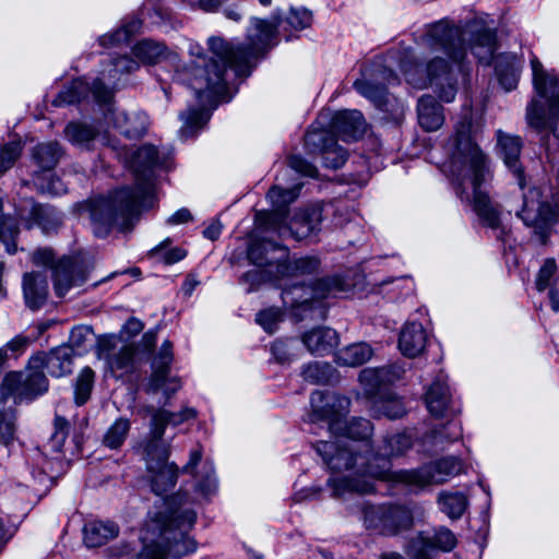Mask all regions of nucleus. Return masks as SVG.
Segmentation results:
<instances>
[{
  "label": "nucleus",
  "mask_w": 559,
  "mask_h": 559,
  "mask_svg": "<svg viewBox=\"0 0 559 559\" xmlns=\"http://www.w3.org/2000/svg\"><path fill=\"white\" fill-rule=\"evenodd\" d=\"M312 420L324 419L336 441H320L317 451L333 472H347L333 478L335 495L346 492L368 493L373 490V479L389 480L391 464L388 457L372 454L368 438L372 426L369 420L354 418L343 425L349 400L334 393L316 391L311 394Z\"/></svg>",
  "instance_id": "1"
},
{
  "label": "nucleus",
  "mask_w": 559,
  "mask_h": 559,
  "mask_svg": "<svg viewBox=\"0 0 559 559\" xmlns=\"http://www.w3.org/2000/svg\"><path fill=\"white\" fill-rule=\"evenodd\" d=\"M465 35L469 36V49L478 61L490 63L496 50V32L492 25L477 17L463 32L460 27L440 21L430 25L421 37L425 66L412 61L401 63L400 68L407 83L417 88L432 87L445 103L454 100L457 78L465 70Z\"/></svg>",
  "instance_id": "2"
},
{
  "label": "nucleus",
  "mask_w": 559,
  "mask_h": 559,
  "mask_svg": "<svg viewBox=\"0 0 559 559\" xmlns=\"http://www.w3.org/2000/svg\"><path fill=\"white\" fill-rule=\"evenodd\" d=\"M281 24L277 16L271 20L252 19L247 43L238 47L231 46L222 37L212 36L207 39L210 59L198 41L187 39L185 48L191 60L189 64L177 66L180 80L194 90L198 98L205 94L209 98L221 97L226 86V69H233L237 75H247L252 61L273 46L276 28Z\"/></svg>",
  "instance_id": "3"
},
{
  "label": "nucleus",
  "mask_w": 559,
  "mask_h": 559,
  "mask_svg": "<svg viewBox=\"0 0 559 559\" xmlns=\"http://www.w3.org/2000/svg\"><path fill=\"white\" fill-rule=\"evenodd\" d=\"M169 160V152H159L153 145H143L133 153L130 164L135 175V191L120 189L109 197H100L90 203V217L97 237H106L114 227L121 231L132 227L140 210L153 203V169L168 168Z\"/></svg>",
  "instance_id": "4"
},
{
  "label": "nucleus",
  "mask_w": 559,
  "mask_h": 559,
  "mask_svg": "<svg viewBox=\"0 0 559 559\" xmlns=\"http://www.w3.org/2000/svg\"><path fill=\"white\" fill-rule=\"evenodd\" d=\"M471 110L466 109L461 121L455 126L454 150L449 162V173L456 185L461 199L472 202L477 215L491 228L499 226L500 216L497 209L491 205L489 197L481 189L491 175L487 158L478 145L473 141Z\"/></svg>",
  "instance_id": "5"
},
{
  "label": "nucleus",
  "mask_w": 559,
  "mask_h": 559,
  "mask_svg": "<svg viewBox=\"0 0 559 559\" xmlns=\"http://www.w3.org/2000/svg\"><path fill=\"white\" fill-rule=\"evenodd\" d=\"M197 513L181 493L163 501L143 532V548L138 559H165L168 554L179 558L197 549L195 542L188 536Z\"/></svg>",
  "instance_id": "6"
},
{
  "label": "nucleus",
  "mask_w": 559,
  "mask_h": 559,
  "mask_svg": "<svg viewBox=\"0 0 559 559\" xmlns=\"http://www.w3.org/2000/svg\"><path fill=\"white\" fill-rule=\"evenodd\" d=\"M72 349L60 346L49 354L34 355L28 362L25 372H11L5 376L1 385L0 397V443L9 445L14 439V416L4 407L3 396L14 399H33L43 394L48 389V381L44 369L55 378H60L72 372Z\"/></svg>",
  "instance_id": "7"
},
{
  "label": "nucleus",
  "mask_w": 559,
  "mask_h": 559,
  "mask_svg": "<svg viewBox=\"0 0 559 559\" xmlns=\"http://www.w3.org/2000/svg\"><path fill=\"white\" fill-rule=\"evenodd\" d=\"M132 53L138 61L127 56L115 59L99 72V75L95 78L92 83L87 82L85 79L74 80L59 94V103L68 105L74 104L84 99L90 93L97 103H109L120 75L138 70L140 62L156 63L162 59H168L171 62L179 60L177 53L167 52L163 44L150 39L139 41L132 48Z\"/></svg>",
  "instance_id": "8"
},
{
  "label": "nucleus",
  "mask_w": 559,
  "mask_h": 559,
  "mask_svg": "<svg viewBox=\"0 0 559 559\" xmlns=\"http://www.w3.org/2000/svg\"><path fill=\"white\" fill-rule=\"evenodd\" d=\"M286 249L269 240H257L251 243L248 250L249 260L257 266L267 269L261 271L265 281H284L286 277H297L302 274H310L319 267V260L312 257L295 259L287 263Z\"/></svg>",
  "instance_id": "9"
},
{
  "label": "nucleus",
  "mask_w": 559,
  "mask_h": 559,
  "mask_svg": "<svg viewBox=\"0 0 559 559\" xmlns=\"http://www.w3.org/2000/svg\"><path fill=\"white\" fill-rule=\"evenodd\" d=\"M533 83L537 94L546 100L547 110L533 100L527 108V121L538 131L549 129L559 139V75L547 72L536 58L531 60Z\"/></svg>",
  "instance_id": "10"
},
{
  "label": "nucleus",
  "mask_w": 559,
  "mask_h": 559,
  "mask_svg": "<svg viewBox=\"0 0 559 559\" xmlns=\"http://www.w3.org/2000/svg\"><path fill=\"white\" fill-rule=\"evenodd\" d=\"M299 189V186L294 189H284L275 186L267 193V198L276 207V211L270 218L271 226L278 231L281 237L290 236L297 240H301L316 233L321 224L322 212L320 207L300 211L294 215L288 225L285 223L284 215L278 211L297 198Z\"/></svg>",
  "instance_id": "11"
},
{
  "label": "nucleus",
  "mask_w": 559,
  "mask_h": 559,
  "mask_svg": "<svg viewBox=\"0 0 559 559\" xmlns=\"http://www.w3.org/2000/svg\"><path fill=\"white\" fill-rule=\"evenodd\" d=\"M345 289L346 285L340 277L320 280L314 286L293 283L290 286H284L282 299L284 305L289 307L292 314L301 320L312 310L316 300L336 296Z\"/></svg>",
  "instance_id": "12"
},
{
  "label": "nucleus",
  "mask_w": 559,
  "mask_h": 559,
  "mask_svg": "<svg viewBox=\"0 0 559 559\" xmlns=\"http://www.w3.org/2000/svg\"><path fill=\"white\" fill-rule=\"evenodd\" d=\"M144 325L135 318H130L122 326L119 335L110 334L100 337L97 342L99 355L106 359L111 370H123L131 367L135 348L123 337L132 338L138 335Z\"/></svg>",
  "instance_id": "13"
},
{
  "label": "nucleus",
  "mask_w": 559,
  "mask_h": 559,
  "mask_svg": "<svg viewBox=\"0 0 559 559\" xmlns=\"http://www.w3.org/2000/svg\"><path fill=\"white\" fill-rule=\"evenodd\" d=\"M463 464L456 457H445L415 471H401L393 473L389 480L404 483L409 486L423 488L428 485H439L462 472Z\"/></svg>",
  "instance_id": "14"
},
{
  "label": "nucleus",
  "mask_w": 559,
  "mask_h": 559,
  "mask_svg": "<svg viewBox=\"0 0 559 559\" xmlns=\"http://www.w3.org/2000/svg\"><path fill=\"white\" fill-rule=\"evenodd\" d=\"M364 522L367 528L383 535H395L413 525L412 511L404 506H366Z\"/></svg>",
  "instance_id": "15"
},
{
  "label": "nucleus",
  "mask_w": 559,
  "mask_h": 559,
  "mask_svg": "<svg viewBox=\"0 0 559 559\" xmlns=\"http://www.w3.org/2000/svg\"><path fill=\"white\" fill-rule=\"evenodd\" d=\"M143 455L150 474L152 490L162 496L171 489L177 480V467L168 463L169 445L143 444Z\"/></svg>",
  "instance_id": "16"
},
{
  "label": "nucleus",
  "mask_w": 559,
  "mask_h": 559,
  "mask_svg": "<svg viewBox=\"0 0 559 559\" xmlns=\"http://www.w3.org/2000/svg\"><path fill=\"white\" fill-rule=\"evenodd\" d=\"M516 214L526 226L534 228L543 238L557 218L556 211L540 199L537 188H530L523 193V205Z\"/></svg>",
  "instance_id": "17"
},
{
  "label": "nucleus",
  "mask_w": 559,
  "mask_h": 559,
  "mask_svg": "<svg viewBox=\"0 0 559 559\" xmlns=\"http://www.w3.org/2000/svg\"><path fill=\"white\" fill-rule=\"evenodd\" d=\"M455 545L454 534L449 528L440 527L432 533H419L413 537L405 551L411 559H432L435 550L451 551Z\"/></svg>",
  "instance_id": "18"
},
{
  "label": "nucleus",
  "mask_w": 559,
  "mask_h": 559,
  "mask_svg": "<svg viewBox=\"0 0 559 559\" xmlns=\"http://www.w3.org/2000/svg\"><path fill=\"white\" fill-rule=\"evenodd\" d=\"M197 411L192 407H183L177 413L159 409L152 414L150 439L145 444L168 445L164 440L165 428L167 425L178 426L190 419L195 418Z\"/></svg>",
  "instance_id": "19"
},
{
  "label": "nucleus",
  "mask_w": 559,
  "mask_h": 559,
  "mask_svg": "<svg viewBox=\"0 0 559 559\" xmlns=\"http://www.w3.org/2000/svg\"><path fill=\"white\" fill-rule=\"evenodd\" d=\"M498 155L507 168L514 175L521 190L525 188V177L520 163L522 141L519 136L498 131Z\"/></svg>",
  "instance_id": "20"
},
{
  "label": "nucleus",
  "mask_w": 559,
  "mask_h": 559,
  "mask_svg": "<svg viewBox=\"0 0 559 559\" xmlns=\"http://www.w3.org/2000/svg\"><path fill=\"white\" fill-rule=\"evenodd\" d=\"M86 280V270L78 259L63 258L53 271L55 289L58 296H64L73 286L81 285Z\"/></svg>",
  "instance_id": "21"
},
{
  "label": "nucleus",
  "mask_w": 559,
  "mask_h": 559,
  "mask_svg": "<svg viewBox=\"0 0 559 559\" xmlns=\"http://www.w3.org/2000/svg\"><path fill=\"white\" fill-rule=\"evenodd\" d=\"M427 343L428 333L421 323L408 321L401 329L399 349L404 356L409 358L419 356L424 353Z\"/></svg>",
  "instance_id": "22"
},
{
  "label": "nucleus",
  "mask_w": 559,
  "mask_h": 559,
  "mask_svg": "<svg viewBox=\"0 0 559 559\" xmlns=\"http://www.w3.org/2000/svg\"><path fill=\"white\" fill-rule=\"evenodd\" d=\"M201 462V452L193 450L190 453V460L185 465L183 471L191 473L195 477V489L204 498L214 493L216 490V479L214 467L211 462L202 464L201 471H197L198 464Z\"/></svg>",
  "instance_id": "23"
},
{
  "label": "nucleus",
  "mask_w": 559,
  "mask_h": 559,
  "mask_svg": "<svg viewBox=\"0 0 559 559\" xmlns=\"http://www.w3.org/2000/svg\"><path fill=\"white\" fill-rule=\"evenodd\" d=\"M106 119L112 121L115 128L130 139L142 136L148 127V118L142 111H112Z\"/></svg>",
  "instance_id": "24"
},
{
  "label": "nucleus",
  "mask_w": 559,
  "mask_h": 559,
  "mask_svg": "<svg viewBox=\"0 0 559 559\" xmlns=\"http://www.w3.org/2000/svg\"><path fill=\"white\" fill-rule=\"evenodd\" d=\"M301 341L311 354L323 356L331 353L338 344V335L333 329L317 328L306 332Z\"/></svg>",
  "instance_id": "25"
},
{
  "label": "nucleus",
  "mask_w": 559,
  "mask_h": 559,
  "mask_svg": "<svg viewBox=\"0 0 559 559\" xmlns=\"http://www.w3.org/2000/svg\"><path fill=\"white\" fill-rule=\"evenodd\" d=\"M425 403L432 416L441 417L447 414L451 404V393L447 379L438 378L430 384L425 394Z\"/></svg>",
  "instance_id": "26"
},
{
  "label": "nucleus",
  "mask_w": 559,
  "mask_h": 559,
  "mask_svg": "<svg viewBox=\"0 0 559 559\" xmlns=\"http://www.w3.org/2000/svg\"><path fill=\"white\" fill-rule=\"evenodd\" d=\"M365 119L358 110L338 111L332 121L335 132L344 140H355L365 130Z\"/></svg>",
  "instance_id": "27"
},
{
  "label": "nucleus",
  "mask_w": 559,
  "mask_h": 559,
  "mask_svg": "<svg viewBox=\"0 0 559 559\" xmlns=\"http://www.w3.org/2000/svg\"><path fill=\"white\" fill-rule=\"evenodd\" d=\"M19 216L26 223L28 228L38 225L46 234L53 230L61 223L60 216L52 207L40 204L31 203L28 215H26L25 211H22L19 213Z\"/></svg>",
  "instance_id": "28"
},
{
  "label": "nucleus",
  "mask_w": 559,
  "mask_h": 559,
  "mask_svg": "<svg viewBox=\"0 0 559 559\" xmlns=\"http://www.w3.org/2000/svg\"><path fill=\"white\" fill-rule=\"evenodd\" d=\"M48 283L45 275L40 273H27L23 280V293L26 305L35 310L40 308L47 297Z\"/></svg>",
  "instance_id": "29"
},
{
  "label": "nucleus",
  "mask_w": 559,
  "mask_h": 559,
  "mask_svg": "<svg viewBox=\"0 0 559 559\" xmlns=\"http://www.w3.org/2000/svg\"><path fill=\"white\" fill-rule=\"evenodd\" d=\"M417 112L418 122L426 131H436L444 122L442 106L430 95L419 98Z\"/></svg>",
  "instance_id": "30"
},
{
  "label": "nucleus",
  "mask_w": 559,
  "mask_h": 559,
  "mask_svg": "<svg viewBox=\"0 0 559 559\" xmlns=\"http://www.w3.org/2000/svg\"><path fill=\"white\" fill-rule=\"evenodd\" d=\"M119 527L114 522L93 521L83 528V540L88 548L100 547L116 538Z\"/></svg>",
  "instance_id": "31"
},
{
  "label": "nucleus",
  "mask_w": 559,
  "mask_h": 559,
  "mask_svg": "<svg viewBox=\"0 0 559 559\" xmlns=\"http://www.w3.org/2000/svg\"><path fill=\"white\" fill-rule=\"evenodd\" d=\"M372 356V348L366 343L348 345L336 353L335 361L338 366L358 367L367 362Z\"/></svg>",
  "instance_id": "32"
},
{
  "label": "nucleus",
  "mask_w": 559,
  "mask_h": 559,
  "mask_svg": "<svg viewBox=\"0 0 559 559\" xmlns=\"http://www.w3.org/2000/svg\"><path fill=\"white\" fill-rule=\"evenodd\" d=\"M181 388V382L178 377L170 376L169 370L157 368L153 370L148 382V392L162 393L166 397L176 393Z\"/></svg>",
  "instance_id": "33"
},
{
  "label": "nucleus",
  "mask_w": 559,
  "mask_h": 559,
  "mask_svg": "<svg viewBox=\"0 0 559 559\" xmlns=\"http://www.w3.org/2000/svg\"><path fill=\"white\" fill-rule=\"evenodd\" d=\"M441 511L451 519H459L467 508V499L461 492H441L439 495Z\"/></svg>",
  "instance_id": "34"
},
{
  "label": "nucleus",
  "mask_w": 559,
  "mask_h": 559,
  "mask_svg": "<svg viewBox=\"0 0 559 559\" xmlns=\"http://www.w3.org/2000/svg\"><path fill=\"white\" fill-rule=\"evenodd\" d=\"M495 69L498 80L506 91L515 88L519 75L514 57H500L496 63Z\"/></svg>",
  "instance_id": "35"
},
{
  "label": "nucleus",
  "mask_w": 559,
  "mask_h": 559,
  "mask_svg": "<svg viewBox=\"0 0 559 559\" xmlns=\"http://www.w3.org/2000/svg\"><path fill=\"white\" fill-rule=\"evenodd\" d=\"M94 333L87 325H79L71 330L69 344L72 354L81 355L87 352L94 344Z\"/></svg>",
  "instance_id": "36"
},
{
  "label": "nucleus",
  "mask_w": 559,
  "mask_h": 559,
  "mask_svg": "<svg viewBox=\"0 0 559 559\" xmlns=\"http://www.w3.org/2000/svg\"><path fill=\"white\" fill-rule=\"evenodd\" d=\"M141 25L140 20L132 19L119 29L102 36L99 38L100 45L109 47L127 43L133 34L140 31Z\"/></svg>",
  "instance_id": "37"
},
{
  "label": "nucleus",
  "mask_w": 559,
  "mask_h": 559,
  "mask_svg": "<svg viewBox=\"0 0 559 559\" xmlns=\"http://www.w3.org/2000/svg\"><path fill=\"white\" fill-rule=\"evenodd\" d=\"M130 421L127 418L116 419L107 429L103 442L110 449H117L122 445L130 431Z\"/></svg>",
  "instance_id": "38"
},
{
  "label": "nucleus",
  "mask_w": 559,
  "mask_h": 559,
  "mask_svg": "<svg viewBox=\"0 0 559 559\" xmlns=\"http://www.w3.org/2000/svg\"><path fill=\"white\" fill-rule=\"evenodd\" d=\"M94 379L95 372L90 367H85L80 371L74 385V401L76 405L81 406L88 401Z\"/></svg>",
  "instance_id": "39"
},
{
  "label": "nucleus",
  "mask_w": 559,
  "mask_h": 559,
  "mask_svg": "<svg viewBox=\"0 0 559 559\" xmlns=\"http://www.w3.org/2000/svg\"><path fill=\"white\" fill-rule=\"evenodd\" d=\"M60 156L59 144L56 142L43 143L35 147L33 157L43 169L52 168Z\"/></svg>",
  "instance_id": "40"
},
{
  "label": "nucleus",
  "mask_w": 559,
  "mask_h": 559,
  "mask_svg": "<svg viewBox=\"0 0 559 559\" xmlns=\"http://www.w3.org/2000/svg\"><path fill=\"white\" fill-rule=\"evenodd\" d=\"M181 119L183 126L180 129V136L188 138L207 122L210 115L203 109H189L187 114L181 116Z\"/></svg>",
  "instance_id": "41"
},
{
  "label": "nucleus",
  "mask_w": 559,
  "mask_h": 559,
  "mask_svg": "<svg viewBox=\"0 0 559 559\" xmlns=\"http://www.w3.org/2000/svg\"><path fill=\"white\" fill-rule=\"evenodd\" d=\"M354 86L360 95L370 99L376 106L380 107L384 104L386 90L383 85L361 79L357 80Z\"/></svg>",
  "instance_id": "42"
},
{
  "label": "nucleus",
  "mask_w": 559,
  "mask_h": 559,
  "mask_svg": "<svg viewBox=\"0 0 559 559\" xmlns=\"http://www.w3.org/2000/svg\"><path fill=\"white\" fill-rule=\"evenodd\" d=\"M17 235V226L15 221L10 216L2 214V201L0 200V239L7 247L9 253L16 252L14 238Z\"/></svg>",
  "instance_id": "43"
},
{
  "label": "nucleus",
  "mask_w": 559,
  "mask_h": 559,
  "mask_svg": "<svg viewBox=\"0 0 559 559\" xmlns=\"http://www.w3.org/2000/svg\"><path fill=\"white\" fill-rule=\"evenodd\" d=\"M66 136L74 145L87 146L88 143L95 139L96 132L91 126L70 123L66 128Z\"/></svg>",
  "instance_id": "44"
},
{
  "label": "nucleus",
  "mask_w": 559,
  "mask_h": 559,
  "mask_svg": "<svg viewBox=\"0 0 559 559\" xmlns=\"http://www.w3.org/2000/svg\"><path fill=\"white\" fill-rule=\"evenodd\" d=\"M170 243V239L167 238L162 241L158 246L154 247L150 251V255L163 261L166 264H174L179 262L186 257V251L181 248H171L167 249V246Z\"/></svg>",
  "instance_id": "45"
},
{
  "label": "nucleus",
  "mask_w": 559,
  "mask_h": 559,
  "mask_svg": "<svg viewBox=\"0 0 559 559\" xmlns=\"http://www.w3.org/2000/svg\"><path fill=\"white\" fill-rule=\"evenodd\" d=\"M271 350L273 357L280 364L290 362L298 356L297 343L293 340H277L273 343Z\"/></svg>",
  "instance_id": "46"
},
{
  "label": "nucleus",
  "mask_w": 559,
  "mask_h": 559,
  "mask_svg": "<svg viewBox=\"0 0 559 559\" xmlns=\"http://www.w3.org/2000/svg\"><path fill=\"white\" fill-rule=\"evenodd\" d=\"M283 312L278 308H267L257 314L255 321L267 333H273L282 321Z\"/></svg>",
  "instance_id": "47"
},
{
  "label": "nucleus",
  "mask_w": 559,
  "mask_h": 559,
  "mask_svg": "<svg viewBox=\"0 0 559 559\" xmlns=\"http://www.w3.org/2000/svg\"><path fill=\"white\" fill-rule=\"evenodd\" d=\"M312 14L305 8L290 9L285 23L295 31H301L311 25Z\"/></svg>",
  "instance_id": "48"
},
{
  "label": "nucleus",
  "mask_w": 559,
  "mask_h": 559,
  "mask_svg": "<svg viewBox=\"0 0 559 559\" xmlns=\"http://www.w3.org/2000/svg\"><path fill=\"white\" fill-rule=\"evenodd\" d=\"M346 158L345 150L336 143L323 147V160L326 167L337 169L345 164Z\"/></svg>",
  "instance_id": "49"
},
{
  "label": "nucleus",
  "mask_w": 559,
  "mask_h": 559,
  "mask_svg": "<svg viewBox=\"0 0 559 559\" xmlns=\"http://www.w3.org/2000/svg\"><path fill=\"white\" fill-rule=\"evenodd\" d=\"M22 147L19 142H12L0 150V176L10 169L21 154Z\"/></svg>",
  "instance_id": "50"
},
{
  "label": "nucleus",
  "mask_w": 559,
  "mask_h": 559,
  "mask_svg": "<svg viewBox=\"0 0 559 559\" xmlns=\"http://www.w3.org/2000/svg\"><path fill=\"white\" fill-rule=\"evenodd\" d=\"M35 183L38 189L46 194L59 195L66 192L63 182L53 175L38 176Z\"/></svg>",
  "instance_id": "51"
},
{
  "label": "nucleus",
  "mask_w": 559,
  "mask_h": 559,
  "mask_svg": "<svg viewBox=\"0 0 559 559\" xmlns=\"http://www.w3.org/2000/svg\"><path fill=\"white\" fill-rule=\"evenodd\" d=\"M328 364L313 362L307 365L302 370V376L306 380L320 383L329 380L328 371L330 370Z\"/></svg>",
  "instance_id": "52"
},
{
  "label": "nucleus",
  "mask_w": 559,
  "mask_h": 559,
  "mask_svg": "<svg viewBox=\"0 0 559 559\" xmlns=\"http://www.w3.org/2000/svg\"><path fill=\"white\" fill-rule=\"evenodd\" d=\"M378 408L382 415L391 419L399 418L405 413L404 405L397 397L380 401Z\"/></svg>",
  "instance_id": "53"
},
{
  "label": "nucleus",
  "mask_w": 559,
  "mask_h": 559,
  "mask_svg": "<svg viewBox=\"0 0 559 559\" xmlns=\"http://www.w3.org/2000/svg\"><path fill=\"white\" fill-rule=\"evenodd\" d=\"M383 376L385 371H381V368L364 369L359 374V381L368 386L369 391H373L384 384Z\"/></svg>",
  "instance_id": "54"
},
{
  "label": "nucleus",
  "mask_w": 559,
  "mask_h": 559,
  "mask_svg": "<svg viewBox=\"0 0 559 559\" xmlns=\"http://www.w3.org/2000/svg\"><path fill=\"white\" fill-rule=\"evenodd\" d=\"M385 443H386V448L390 450V451L385 450V454H391V455L402 454L412 444L411 438L405 433L392 436L385 440ZM384 456L386 457V455H384Z\"/></svg>",
  "instance_id": "55"
},
{
  "label": "nucleus",
  "mask_w": 559,
  "mask_h": 559,
  "mask_svg": "<svg viewBox=\"0 0 559 559\" xmlns=\"http://www.w3.org/2000/svg\"><path fill=\"white\" fill-rule=\"evenodd\" d=\"M28 344V338L22 335H17L8 342L3 347L0 348V367L9 357L8 352L10 350L12 355L16 356L20 353L24 352L26 345Z\"/></svg>",
  "instance_id": "56"
},
{
  "label": "nucleus",
  "mask_w": 559,
  "mask_h": 559,
  "mask_svg": "<svg viewBox=\"0 0 559 559\" xmlns=\"http://www.w3.org/2000/svg\"><path fill=\"white\" fill-rule=\"evenodd\" d=\"M556 272V263L554 260L548 259L545 261L543 266L540 267L537 277H536V288L539 292H543L547 288L550 278Z\"/></svg>",
  "instance_id": "57"
},
{
  "label": "nucleus",
  "mask_w": 559,
  "mask_h": 559,
  "mask_svg": "<svg viewBox=\"0 0 559 559\" xmlns=\"http://www.w3.org/2000/svg\"><path fill=\"white\" fill-rule=\"evenodd\" d=\"M171 360H173L171 343L169 341H165L162 344L158 356L154 359L153 370H155L157 368H160V369L163 368V369L169 370Z\"/></svg>",
  "instance_id": "58"
},
{
  "label": "nucleus",
  "mask_w": 559,
  "mask_h": 559,
  "mask_svg": "<svg viewBox=\"0 0 559 559\" xmlns=\"http://www.w3.org/2000/svg\"><path fill=\"white\" fill-rule=\"evenodd\" d=\"M289 166L295 171L309 176V177H316L317 169L314 166H312L310 163H308L306 159H304L300 156L294 155L289 158Z\"/></svg>",
  "instance_id": "59"
},
{
  "label": "nucleus",
  "mask_w": 559,
  "mask_h": 559,
  "mask_svg": "<svg viewBox=\"0 0 559 559\" xmlns=\"http://www.w3.org/2000/svg\"><path fill=\"white\" fill-rule=\"evenodd\" d=\"M445 429L448 430L447 433L438 432L433 436L436 442L442 441L443 439L455 441L461 438L462 430L457 423H450Z\"/></svg>",
  "instance_id": "60"
},
{
  "label": "nucleus",
  "mask_w": 559,
  "mask_h": 559,
  "mask_svg": "<svg viewBox=\"0 0 559 559\" xmlns=\"http://www.w3.org/2000/svg\"><path fill=\"white\" fill-rule=\"evenodd\" d=\"M381 371H385V376H383L384 384H390L396 380H400L405 372L404 368L397 364L388 367H381Z\"/></svg>",
  "instance_id": "61"
},
{
  "label": "nucleus",
  "mask_w": 559,
  "mask_h": 559,
  "mask_svg": "<svg viewBox=\"0 0 559 559\" xmlns=\"http://www.w3.org/2000/svg\"><path fill=\"white\" fill-rule=\"evenodd\" d=\"M53 261V253L49 249H39L33 253L35 264L49 265Z\"/></svg>",
  "instance_id": "62"
},
{
  "label": "nucleus",
  "mask_w": 559,
  "mask_h": 559,
  "mask_svg": "<svg viewBox=\"0 0 559 559\" xmlns=\"http://www.w3.org/2000/svg\"><path fill=\"white\" fill-rule=\"evenodd\" d=\"M192 219V215L189 210L180 209L168 217L167 223L170 225L185 224Z\"/></svg>",
  "instance_id": "63"
},
{
  "label": "nucleus",
  "mask_w": 559,
  "mask_h": 559,
  "mask_svg": "<svg viewBox=\"0 0 559 559\" xmlns=\"http://www.w3.org/2000/svg\"><path fill=\"white\" fill-rule=\"evenodd\" d=\"M222 224L219 221H213L203 231L205 238L216 240L222 233Z\"/></svg>",
  "instance_id": "64"
}]
</instances>
